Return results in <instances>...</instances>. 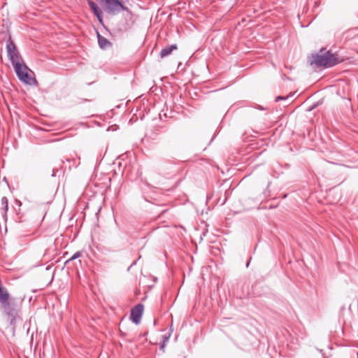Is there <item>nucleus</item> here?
<instances>
[{
  "mask_svg": "<svg viewBox=\"0 0 358 358\" xmlns=\"http://www.w3.org/2000/svg\"><path fill=\"white\" fill-rule=\"evenodd\" d=\"M340 62L341 60L336 55L330 51H325V49L323 48L317 54L313 55L310 61L311 65L315 64L318 67L324 68L332 67Z\"/></svg>",
  "mask_w": 358,
  "mask_h": 358,
  "instance_id": "obj_1",
  "label": "nucleus"
},
{
  "mask_svg": "<svg viewBox=\"0 0 358 358\" xmlns=\"http://www.w3.org/2000/svg\"><path fill=\"white\" fill-rule=\"evenodd\" d=\"M15 69V71L19 78V79L27 83V84H32L34 81V79L32 78L29 74V69L27 67V66L22 63V62L16 63L15 64L13 65Z\"/></svg>",
  "mask_w": 358,
  "mask_h": 358,
  "instance_id": "obj_2",
  "label": "nucleus"
},
{
  "mask_svg": "<svg viewBox=\"0 0 358 358\" xmlns=\"http://www.w3.org/2000/svg\"><path fill=\"white\" fill-rule=\"evenodd\" d=\"M0 307L3 313L10 319V323L13 324L18 314V310L14 301L10 299L0 303Z\"/></svg>",
  "mask_w": 358,
  "mask_h": 358,
  "instance_id": "obj_3",
  "label": "nucleus"
},
{
  "mask_svg": "<svg viewBox=\"0 0 358 358\" xmlns=\"http://www.w3.org/2000/svg\"><path fill=\"white\" fill-rule=\"evenodd\" d=\"M8 57L13 65L22 62V57L13 41H8L6 45Z\"/></svg>",
  "mask_w": 358,
  "mask_h": 358,
  "instance_id": "obj_4",
  "label": "nucleus"
},
{
  "mask_svg": "<svg viewBox=\"0 0 358 358\" xmlns=\"http://www.w3.org/2000/svg\"><path fill=\"white\" fill-rule=\"evenodd\" d=\"M144 306L141 303L135 306L131 310V319L136 324H139L143 313Z\"/></svg>",
  "mask_w": 358,
  "mask_h": 358,
  "instance_id": "obj_5",
  "label": "nucleus"
},
{
  "mask_svg": "<svg viewBox=\"0 0 358 358\" xmlns=\"http://www.w3.org/2000/svg\"><path fill=\"white\" fill-rule=\"evenodd\" d=\"M87 3L94 15L98 18L99 21L101 22L102 10L101 8L92 0H87Z\"/></svg>",
  "mask_w": 358,
  "mask_h": 358,
  "instance_id": "obj_6",
  "label": "nucleus"
},
{
  "mask_svg": "<svg viewBox=\"0 0 358 358\" xmlns=\"http://www.w3.org/2000/svg\"><path fill=\"white\" fill-rule=\"evenodd\" d=\"M178 49V46L176 44H173L169 46L165 47L164 48L162 49L160 52V57L162 58L166 57L171 55L172 52L175 50Z\"/></svg>",
  "mask_w": 358,
  "mask_h": 358,
  "instance_id": "obj_7",
  "label": "nucleus"
},
{
  "mask_svg": "<svg viewBox=\"0 0 358 358\" xmlns=\"http://www.w3.org/2000/svg\"><path fill=\"white\" fill-rule=\"evenodd\" d=\"M98 43L101 48L104 49L111 45L110 42L105 37L98 34Z\"/></svg>",
  "mask_w": 358,
  "mask_h": 358,
  "instance_id": "obj_8",
  "label": "nucleus"
},
{
  "mask_svg": "<svg viewBox=\"0 0 358 358\" xmlns=\"http://www.w3.org/2000/svg\"><path fill=\"white\" fill-rule=\"evenodd\" d=\"M8 205H7L6 206H1L0 208V212H1V216H2V218L4 221H6L7 220V217H8V215H7V213H8Z\"/></svg>",
  "mask_w": 358,
  "mask_h": 358,
  "instance_id": "obj_9",
  "label": "nucleus"
},
{
  "mask_svg": "<svg viewBox=\"0 0 358 358\" xmlns=\"http://www.w3.org/2000/svg\"><path fill=\"white\" fill-rule=\"evenodd\" d=\"M7 205H8V200L7 197H6V196L2 197L1 199V206H6Z\"/></svg>",
  "mask_w": 358,
  "mask_h": 358,
  "instance_id": "obj_10",
  "label": "nucleus"
},
{
  "mask_svg": "<svg viewBox=\"0 0 358 358\" xmlns=\"http://www.w3.org/2000/svg\"><path fill=\"white\" fill-rule=\"evenodd\" d=\"M81 255L80 252H76L67 262L76 259L78 257H80Z\"/></svg>",
  "mask_w": 358,
  "mask_h": 358,
  "instance_id": "obj_11",
  "label": "nucleus"
},
{
  "mask_svg": "<svg viewBox=\"0 0 358 358\" xmlns=\"http://www.w3.org/2000/svg\"><path fill=\"white\" fill-rule=\"evenodd\" d=\"M289 97V96H278L275 98V101H279L280 100H285Z\"/></svg>",
  "mask_w": 358,
  "mask_h": 358,
  "instance_id": "obj_12",
  "label": "nucleus"
},
{
  "mask_svg": "<svg viewBox=\"0 0 358 358\" xmlns=\"http://www.w3.org/2000/svg\"><path fill=\"white\" fill-rule=\"evenodd\" d=\"M358 358V357H357Z\"/></svg>",
  "mask_w": 358,
  "mask_h": 358,
  "instance_id": "obj_13",
  "label": "nucleus"
}]
</instances>
